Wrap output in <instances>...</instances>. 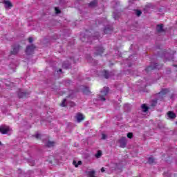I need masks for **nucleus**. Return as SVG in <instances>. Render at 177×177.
I'll return each instance as SVG.
<instances>
[{
	"mask_svg": "<svg viewBox=\"0 0 177 177\" xmlns=\"http://www.w3.org/2000/svg\"><path fill=\"white\" fill-rule=\"evenodd\" d=\"M156 30H157L158 32H162V31H164L162 24L158 25Z\"/></svg>",
	"mask_w": 177,
	"mask_h": 177,
	"instance_id": "nucleus-9",
	"label": "nucleus"
},
{
	"mask_svg": "<svg viewBox=\"0 0 177 177\" xmlns=\"http://www.w3.org/2000/svg\"><path fill=\"white\" fill-rule=\"evenodd\" d=\"M46 146L48 147H52L53 146H55V142H52V141H48L46 144Z\"/></svg>",
	"mask_w": 177,
	"mask_h": 177,
	"instance_id": "nucleus-13",
	"label": "nucleus"
},
{
	"mask_svg": "<svg viewBox=\"0 0 177 177\" xmlns=\"http://www.w3.org/2000/svg\"><path fill=\"white\" fill-rule=\"evenodd\" d=\"M132 136H133V134H132V133H127V138H129V139H132Z\"/></svg>",
	"mask_w": 177,
	"mask_h": 177,
	"instance_id": "nucleus-20",
	"label": "nucleus"
},
{
	"mask_svg": "<svg viewBox=\"0 0 177 177\" xmlns=\"http://www.w3.org/2000/svg\"><path fill=\"white\" fill-rule=\"evenodd\" d=\"M75 103H72V104H71V106H75Z\"/></svg>",
	"mask_w": 177,
	"mask_h": 177,
	"instance_id": "nucleus-28",
	"label": "nucleus"
},
{
	"mask_svg": "<svg viewBox=\"0 0 177 177\" xmlns=\"http://www.w3.org/2000/svg\"><path fill=\"white\" fill-rule=\"evenodd\" d=\"M148 162L149 163V164H153V162H154V158H149V160H148Z\"/></svg>",
	"mask_w": 177,
	"mask_h": 177,
	"instance_id": "nucleus-18",
	"label": "nucleus"
},
{
	"mask_svg": "<svg viewBox=\"0 0 177 177\" xmlns=\"http://www.w3.org/2000/svg\"><path fill=\"white\" fill-rule=\"evenodd\" d=\"M41 138V134L39 133H36L35 134V138L36 139H39Z\"/></svg>",
	"mask_w": 177,
	"mask_h": 177,
	"instance_id": "nucleus-22",
	"label": "nucleus"
},
{
	"mask_svg": "<svg viewBox=\"0 0 177 177\" xmlns=\"http://www.w3.org/2000/svg\"><path fill=\"white\" fill-rule=\"evenodd\" d=\"M35 49V46L32 45V46H28L26 48V52L27 55H31V53H32V52H34Z\"/></svg>",
	"mask_w": 177,
	"mask_h": 177,
	"instance_id": "nucleus-3",
	"label": "nucleus"
},
{
	"mask_svg": "<svg viewBox=\"0 0 177 177\" xmlns=\"http://www.w3.org/2000/svg\"><path fill=\"white\" fill-rule=\"evenodd\" d=\"M107 93H109L108 87H104L103 90L101 91L100 96L98 97V100H101V102H104L106 100L104 96H106Z\"/></svg>",
	"mask_w": 177,
	"mask_h": 177,
	"instance_id": "nucleus-2",
	"label": "nucleus"
},
{
	"mask_svg": "<svg viewBox=\"0 0 177 177\" xmlns=\"http://www.w3.org/2000/svg\"><path fill=\"white\" fill-rule=\"evenodd\" d=\"M106 138H107V136H106V134L103 133L102 134V139H106Z\"/></svg>",
	"mask_w": 177,
	"mask_h": 177,
	"instance_id": "nucleus-26",
	"label": "nucleus"
},
{
	"mask_svg": "<svg viewBox=\"0 0 177 177\" xmlns=\"http://www.w3.org/2000/svg\"><path fill=\"white\" fill-rule=\"evenodd\" d=\"M104 32H107V29H105Z\"/></svg>",
	"mask_w": 177,
	"mask_h": 177,
	"instance_id": "nucleus-29",
	"label": "nucleus"
},
{
	"mask_svg": "<svg viewBox=\"0 0 177 177\" xmlns=\"http://www.w3.org/2000/svg\"><path fill=\"white\" fill-rule=\"evenodd\" d=\"M0 132L3 135H10L12 133V129L9 126L3 125L0 127Z\"/></svg>",
	"mask_w": 177,
	"mask_h": 177,
	"instance_id": "nucleus-1",
	"label": "nucleus"
},
{
	"mask_svg": "<svg viewBox=\"0 0 177 177\" xmlns=\"http://www.w3.org/2000/svg\"><path fill=\"white\" fill-rule=\"evenodd\" d=\"M55 13H57V15L60 13V10H59V8H55Z\"/></svg>",
	"mask_w": 177,
	"mask_h": 177,
	"instance_id": "nucleus-24",
	"label": "nucleus"
},
{
	"mask_svg": "<svg viewBox=\"0 0 177 177\" xmlns=\"http://www.w3.org/2000/svg\"><path fill=\"white\" fill-rule=\"evenodd\" d=\"M147 68H151V67L149 66V67H148Z\"/></svg>",
	"mask_w": 177,
	"mask_h": 177,
	"instance_id": "nucleus-33",
	"label": "nucleus"
},
{
	"mask_svg": "<svg viewBox=\"0 0 177 177\" xmlns=\"http://www.w3.org/2000/svg\"><path fill=\"white\" fill-rule=\"evenodd\" d=\"M119 142L120 143V147H125L127 146V138L122 137Z\"/></svg>",
	"mask_w": 177,
	"mask_h": 177,
	"instance_id": "nucleus-4",
	"label": "nucleus"
},
{
	"mask_svg": "<svg viewBox=\"0 0 177 177\" xmlns=\"http://www.w3.org/2000/svg\"><path fill=\"white\" fill-rule=\"evenodd\" d=\"M88 175H89L90 177H95V171H90L87 172Z\"/></svg>",
	"mask_w": 177,
	"mask_h": 177,
	"instance_id": "nucleus-14",
	"label": "nucleus"
},
{
	"mask_svg": "<svg viewBox=\"0 0 177 177\" xmlns=\"http://www.w3.org/2000/svg\"><path fill=\"white\" fill-rule=\"evenodd\" d=\"M167 116L169 117V118L174 119L175 118V117H176V115L172 111H169L167 113Z\"/></svg>",
	"mask_w": 177,
	"mask_h": 177,
	"instance_id": "nucleus-7",
	"label": "nucleus"
},
{
	"mask_svg": "<svg viewBox=\"0 0 177 177\" xmlns=\"http://www.w3.org/2000/svg\"><path fill=\"white\" fill-rule=\"evenodd\" d=\"M136 15H137V16H140V15H142V11L136 10Z\"/></svg>",
	"mask_w": 177,
	"mask_h": 177,
	"instance_id": "nucleus-21",
	"label": "nucleus"
},
{
	"mask_svg": "<svg viewBox=\"0 0 177 177\" xmlns=\"http://www.w3.org/2000/svg\"><path fill=\"white\" fill-rule=\"evenodd\" d=\"M169 92V91L167 88H165L163 90H162L160 91V93H159V95H165V93H168Z\"/></svg>",
	"mask_w": 177,
	"mask_h": 177,
	"instance_id": "nucleus-12",
	"label": "nucleus"
},
{
	"mask_svg": "<svg viewBox=\"0 0 177 177\" xmlns=\"http://www.w3.org/2000/svg\"><path fill=\"white\" fill-rule=\"evenodd\" d=\"M66 99H64V100L62 101V104H61L62 107H65V106H66Z\"/></svg>",
	"mask_w": 177,
	"mask_h": 177,
	"instance_id": "nucleus-19",
	"label": "nucleus"
},
{
	"mask_svg": "<svg viewBox=\"0 0 177 177\" xmlns=\"http://www.w3.org/2000/svg\"><path fill=\"white\" fill-rule=\"evenodd\" d=\"M88 6H90V8H93V6H96V1H92L88 4Z\"/></svg>",
	"mask_w": 177,
	"mask_h": 177,
	"instance_id": "nucleus-17",
	"label": "nucleus"
},
{
	"mask_svg": "<svg viewBox=\"0 0 177 177\" xmlns=\"http://www.w3.org/2000/svg\"><path fill=\"white\" fill-rule=\"evenodd\" d=\"M19 97H23V96H21V95H19Z\"/></svg>",
	"mask_w": 177,
	"mask_h": 177,
	"instance_id": "nucleus-32",
	"label": "nucleus"
},
{
	"mask_svg": "<svg viewBox=\"0 0 177 177\" xmlns=\"http://www.w3.org/2000/svg\"><path fill=\"white\" fill-rule=\"evenodd\" d=\"M101 75H103L104 78H110V75H111V73H109L106 71L102 72Z\"/></svg>",
	"mask_w": 177,
	"mask_h": 177,
	"instance_id": "nucleus-6",
	"label": "nucleus"
},
{
	"mask_svg": "<svg viewBox=\"0 0 177 177\" xmlns=\"http://www.w3.org/2000/svg\"><path fill=\"white\" fill-rule=\"evenodd\" d=\"M59 71L60 73H62V69H59Z\"/></svg>",
	"mask_w": 177,
	"mask_h": 177,
	"instance_id": "nucleus-30",
	"label": "nucleus"
},
{
	"mask_svg": "<svg viewBox=\"0 0 177 177\" xmlns=\"http://www.w3.org/2000/svg\"><path fill=\"white\" fill-rule=\"evenodd\" d=\"M101 172H104V167H102V168L101 169Z\"/></svg>",
	"mask_w": 177,
	"mask_h": 177,
	"instance_id": "nucleus-27",
	"label": "nucleus"
},
{
	"mask_svg": "<svg viewBox=\"0 0 177 177\" xmlns=\"http://www.w3.org/2000/svg\"><path fill=\"white\" fill-rule=\"evenodd\" d=\"M4 5H5V8H6V9H8V8H12V3H10V1H4Z\"/></svg>",
	"mask_w": 177,
	"mask_h": 177,
	"instance_id": "nucleus-8",
	"label": "nucleus"
},
{
	"mask_svg": "<svg viewBox=\"0 0 177 177\" xmlns=\"http://www.w3.org/2000/svg\"><path fill=\"white\" fill-rule=\"evenodd\" d=\"M141 109H142V111L146 113V111H147L149 110V107H147L146 106V104H143L142 106H141Z\"/></svg>",
	"mask_w": 177,
	"mask_h": 177,
	"instance_id": "nucleus-10",
	"label": "nucleus"
},
{
	"mask_svg": "<svg viewBox=\"0 0 177 177\" xmlns=\"http://www.w3.org/2000/svg\"><path fill=\"white\" fill-rule=\"evenodd\" d=\"M102 156V151H98L95 154L96 158H100Z\"/></svg>",
	"mask_w": 177,
	"mask_h": 177,
	"instance_id": "nucleus-16",
	"label": "nucleus"
},
{
	"mask_svg": "<svg viewBox=\"0 0 177 177\" xmlns=\"http://www.w3.org/2000/svg\"><path fill=\"white\" fill-rule=\"evenodd\" d=\"M98 52L97 53V55H102V53H103V52H104V49H103V48H98Z\"/></svg>",
	"mask_w": 177,
	"mask_h": 177,
	"instance_id": "nucleus-15",
	"label": "nucleus"
},
{
	"mask_svg": "<svg viewBox=\"0 0 177 177\" xmlns=\"http://www.w3.org/2000/svg\"><path fill=\"white\" fill-rule=\"evenodd\" d=\"M0 145H1V142H0Z\"/></svg>",
	"mask_w": 177,
	"mask_h": 177,
	"instance_id": "nucleus-35",
	"label": "nucleus"
},
{
	"mask_svg": "<svg viewBox=\"0 0 177 177\" xmlns=\"http://www.w3.org/2000/svg\"><path fill=\"white\" fill-rule=\"evenodd\" d=\"M76 120H77V122H81V121H82V120H84V115L81 114V113H77L76 115Z\"/></svg>",
	"mask_w": 177,
	"mask_h": 177,
	"instance_id": "nucleus-5",
	"label": "nucleus"
},
{
	"mask_svg": "<svg viewBox=\"0 0 177 177\" xmlns=\"http://www.w3.org/2000/svg\"><path fill=\"white\" fill-rule=\"evenodd\" d=\"M33 41H34V39H32V37L28 38V41L30 42V44H31Z\"/></svg>",
	"mask_w": 177,
	"mask_h": 177,
	"instance_id": "nucleus-25",
	"label": "nucleus"
},
{
	"mask_svg": "<svg viewBox=\"0 0 177 177\" xmlns=\"http://www.w3.org/2000/svg\"><path fill=\"white\" fill-rule=\"evenodd\" d=\"M155 103H157V101H156Z\"/></svg>",
	"mask_w": 177,
	"mask_h": 177,
	"instance_id": "nucleus-34",
	"label": "nucleus"
},
{
	"mask_svg": "<svg viewBox=\"0 0 177 177\" xmlns=\"http://www.w3.org/2000/svg\"><path fill=\"white\" fill-rule=\"evenodd\" d=\"M12 55H16L17 53V48H14L13 51L12 52Z\"/></svg>",
	"mask_w": 177,
	"mask_h": 177,
	"instance_id": "nucleus-23",
	"label": "nucleus"
},
{
	"mask_svg": "<svg viewBox=\"0 0 177 177\" xmlns=\"http://www.w3.org/2000/svg\"><path fill=\"white\" fill-rule=\"evenodd\" d=\"M82 164V162H81V160H79L77 162L75 160L73 161V165H75L76 168L78 167V165H81Z\"/></svg>",
	"mask_w": 177,
	"mask_h": 177,
	"instance_id": "nucleus-11",
	"label": "nucleus"
},
{
	"mask_svg": "<svg viewBox=\"0 0 177 177\" xmlns=\"http://www.w3.org/2000/svg\"><path fill=\"white\" fill-rule=\"evenodd\" d=\"M94 77H97V74L95 75Z\"/></svg>",
	"mask_w": 177,
	"mask_h": 177,
	"instance_id": "nucleus-31",
	"label": "nucleus"
}]
</instances>
